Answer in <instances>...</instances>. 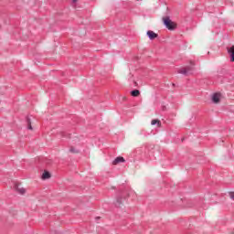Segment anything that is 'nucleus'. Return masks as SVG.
Masks as SVG:
<instances>
[{
	"instance_id": "obj_5",
	"label": "nucleus",
	"mask_w": 234,
	"mask_h": 234,
	"mask_svg": "<svg viewBox=\"0 0 234 234\" xmlns=\"http://www.w3.org/2000/svg\"><path fill=\"white\" fill-rule=\"evenodd\" d=\"M123 162H125V159H124L123 157H122V156H119V157H116V158L113 160L112 165H118V164H122V163H123Z\"/></svg>"
},
{
	"instance_id": "obj_6",
	"label": "nucleus",
	"mask_w": 234,
	"mask_h": 234,
	"mask_svg": "<svg viewBox=\"0 0 234 234\" xmlns=\"http://www.w3.org/2000/svg\"><path fill=\"white\" fill-rule=\"evenodd\" d=\"M212 101L214 103H218V101H220V94L214 93L213 96H212Z\"/></svg>"
},
{
	"instance_id": "obj_7",
	"label": "nucleus",
	"mask_w": 234,
	"mask_h": 234,
	"mask_svg": "<svg viewBox=\"0 0 234 234\" xmlns=\"http://www.w3.org/2000/svg\"><path fill=\"white\" fill-rule=\"evenodd\" d=\"M50 178V173L48 171H45L42 175V180H48Z\"/></svg>"
},
{
	"instance_id": "obj_11",
	"label": "nucleus",
	"mask_w": 234,
	"mask_h": 234,
	"mask_svg": "<svg viewBox=\"0 0 234 234\" xmlns=\"http://www.w3.org/2000/svg\"><path fill=\"white\" fill-rule=\"evenodd\" d=\"M151 123H152V125H156V123H157L158 125L161 124V123H160V121H158V120H153Z\"/></svg>"
},
{
	"instance_id": "obj_9",
	"label": "nucleus",
	"mask_w": 234,
	"mask_h": 234,
	"mask_svg": "<svg viewBox=\"0 0 234 234\" xmlns=\"http://www.w3.org/2000/svg\"><path fill=\"white\" fill-rule=\"evenodd\" d=\"M16 191H17V193H19L20 195H25V194L27 193V189H25V188H23V187H21V188L17 187V188H16Z\"/></svg>"
},
{
	"instance_id": "obj_10",
	"label": "nucleus",
	"mask_w": 234,
	"mask_h": 234,
	"mask_svg": "<svg viewBox=\"0 0 234 234\" xmlns=\"http://www.w3.org/2000/svg\"><path fill=\"white\" fill-rule=\"evenodd\" d=\"M27 129H29V131H32V122H30V119H27Z\"/></svg>"
},
{
	"instance_id": "obj_12",
	"label": "nucleus",
	"mask_w": 234,
	"mask_h": 234,
	"mask_svg": "<svg viewBox=\"0 0 234 234\" xmlns=\"http://www.w3.org/2000/svg\"><path fill=\"white\" fill-rule=\"evenodd\" d=\"M229 197L231 198V200H234V192L229 193Z\"/></svg>"
},
{
	"instance_id": "obj_4",
	"label": "nucleus",
	"mask_w": 234,
	"mask_h": 234,
	"mask_svg": "<svg viewBox=\"0 0 234 234\" xmlns=\"http://www.w3.org/2000/svg\"><path fill=\"white\" fill-rule=\"evenodd\" d=\"M147 36L149 37V39L153 40V39H156V37H158V34L154 33V31H147Z\"/></svg>"
},
{
	"instance_id": "obj_1",
	"label": "nucleus",
	"mask_w": 234,
	"mask_h": 234,
	"mask_svg": "<svg viewBox=\"0 0 234 234\" xmlns=\"http://www.w3.org/2000/svg\"><path fill=\"white\" fill-rule=\"evenodd\" d=\"M164 25L166 27L168 30H175L176 28V24L169 18V16H165L163 18Z\"/></svg>"
},
{
	"instance_id": "obj_2",
	"label": "nucleus",
	"mask_w": 234,
	"mask_h": 234,
	"mask_svg": "<svg viewBox=\"0 0 234 234\" xmlns=\"http://www.w3.org/2000/svg\"><path fill=\"white\" fill-rule=\"evenodd\" d=\"M193 72V67L187 66L186 68H182L178 70V74H183L184 76H187Z\"/></svg>"
},
{
	"instance_id": "obj_8",
	"label": "nucleus",
	"mask_w": 234,
	"mask_h": 234,
	"mask_svg": "<svg viewBox=\"0 0 234 234\" xmlns=\"http://www.w3.org/2000/svg\"><path fill=\"white\" fill-rule=\"evenodd\" d=\"M131 95L133 96V98H138V96H140V90H132Z\"/></svg>"
},
{
	"instance_id": "obj_3",
	"label": "nucleus",
	"mask_w": 234,
	"mask_h": 234,
	"mask_svg": "<svg viewBox=\"0 0 234 234\" xmlns=\"http://www.w3.org/2000/svg\"><path fill=\"white\" fill-rule=\"evenodd\" d=\"M228 54L230 56V61H234V46L227 48Z\"/></svg>"
},
{
	"instance_id": "obj_14",
	"label": "nucleus",
	"mask_w": 234,
	"mask_h": 234,
	"mask_svg": "<svg viewBox=\"0 0 234 234\" xmlns=\"http://www.w3.org/2000/svg\"><path fill=\"white\" fill-rule=\"evenodd\" d=\"M72 3H78V0H71Z\"/></svg>"
},
{
	"instance_id": "obj_13",
	"label": "nucleus",
	"mask_w": 234,
	"mask_h": 234,
	"mask_svg": "<svg viewBox=\"0 0 234 234\" xmlns=\"http://www.w3.org/2000/svg\"><path fill=\"white\" fill-rule=\"evenodd\" d=\"M69 152H70V153H78V150H76V149H74V148H70V149H69Z\"/></svg>"
}]
</instances>
